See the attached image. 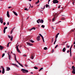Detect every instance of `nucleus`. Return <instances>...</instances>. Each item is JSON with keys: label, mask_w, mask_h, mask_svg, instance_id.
<instances>
[{"label": "nucleus", "mask_w": 75, "mask_h": 75, "mask_svg": "<svg viewBox=\"0 0 75 75\" xmlns=\"http://www.w3.org/2000/svg\"><path fill=\"white\" fill-rule=\"evenodd\" d=\"M37 22L38 23H44V20L42 19L41 20L40 19H39L37 21Z\"/></svg>", "instance_id": "obj_1"}, {"label": "nucleus", "mask_w": 75, "mask_h": 75, "mask_svg": "<svg viewBox=\"0 0 75 75\" xmlns=\"http://www.w3.org/2000/svg\"><path fill=\"white\" fill-rule=\"evenodd\" d=\"M21 71H23L22 72H23V73H25V72L27 73L28 72V70H27L24 69H21Z\"/></svg>", "instance_id": "obj_2"}, {"label": "nucleus", "mask_w": 75, "mask_h": 75, "mask_svg": "<svg viewBox=\"0 0 75 75\" xmlns=\"http://www.w3.org/2000/svg\"><path fill=\"white\" fill-rule=\"evenodd\" d=\"M18 46H19V45H18L17 46V45H16V50H17V52L19 53H20V54H21V52L20 51V50L18 49Z\"/></svg>", "instance_id": "obj_3"}, {"label": "nucleus", "mask_w": 75, "mask_h": 75, "mask_svg": "<svg viewBox=\"0 0 75 75\" xmlns=\"http://www.w3.org/2000/svg\"><path fill=\"white\" fill-rule=\"evenodd\" d=\"M53 3L55 4V3H58V1L57 0H54L53 1Z\"/></svg>", "instance_id": "obj_4"}, {"label": "nucleus", "mask_w": 75, "mask_h": 75, "mask_svg": "<svg viewBox=\"0 0 75 75\" xmlns=\"http://www.w3.org/2000/svg\"><path fill=\"white\" fill-rule=\"evenodd\" d=\"M1 68L3 69L2 73L3 74H4V67H3V66H1Z\"/></svg>", "instance_id": "obj_5"}, {"label": "nucleus", "mask_w": 75, "mask_h": 75, "mask_svg": "<svg viewBox=\"0 0 75 75\" xmlns=\"http://www.w3.org/2000/svg\"><path fill=\"white\" fill-rule=\"evenodd\" d=\"M27 45H29V46H31L32 45H33V44L30 43L28 42L27 43Z\"/></svg>", "instance_id": "obj_6"}, {"label": "nucleus", "mask_w": 75, "mask_h": 75, "mask_svg": "<svg viewBox=\"0 0 75 75\" xmlns=\"http://www.w3.org/2000/svg\"><path fill=\"white\" fill-rule=\"evenodd\" d=\"M3 18H0V22L1 24H3Z\"/></svg>", "instance_id": "obj_7"}, {"label": "nucleus", "mask_w": 75, "mask_h": 75, "mask_svg": "<svg viewBox=\"0 0 75 75\" xmlns=\"http://www.w3.org/2000/svg\"><path fill=\"white\" fill-rule=\"evenodd\" d=\"M14 55H15V60L16 61V62H17L18 63H19V62H18L17 60V59L16 58V54H14Z\"/></svg>", "instance_id": "obj_8"}, {"label": "nucleus", "mask_w": 75, "mask_h": 75, "mask_svg": "<svg viewBox=\"0 0 75 75\" xmlns=\"http://www.w3.org/2000/svg\"><path fill=\"white\" fill-rule=\"evenodd\" d=\"M32 30H35V27H33L30 29L29 30L30 31H31Z\"/></svg>", "instance_id": "obj_9"}, {"label": "nucleus", "mask_w": 75, "mask_h": 75, "mask_svg": "<svg viewBox=\"0 0 75 75\" xmlns=\"http://www.w3.org/2000/svg\"><path fill=\"white\" fill-rule=\"evenodd\" d=\"M7 16L8 17H10V14H9V12H8V11H7Z\"/></svg>", "instance_id": "obj_10"}, {"label": "nucleus", "mask_w": 75, "mask_h": 75, "mask_svg": "<svg viewBox=\"0 0 75 75\" xmlns=\"http://www.w3.org/2000/svg\"><path fill=\"white\" fill-rule=\"evenodd\" d=\"M37 41H39L40 40V36L39 35L37 38Z\"/></svg>", "instance_id": "obj_11"}, {"label": "nucleus", "mask_w": 75, "mask_h": 75, "mask_svg": "<svg viewBox=\"0 0 75 75\" xmlns=\"http://www.w3.org/2000/svg\"><path fill=\"white\" fill-rule=\"evenodd\" d=\"M29 42H32V43H34V41L30 39L29 40Z\"/></svg>", "instance_id": "obj_12"}, {"label": "nucleus", "mask_w": 75, "mask_h": 75, "mask_svg": "<svg viewBox=\"0 0 75 75\" xmlns=\"http://www.w3.org/2000/svg\"><path fill=\"white\" fill-rule=\"evenodd\" d=\"M6 70L7 71H9V70H10V68L8 67H6Z\"/></svg>", "instance_id": "obj_13"}, {"label": "nucleus", "mask_w": 75, "mask_h": 75, "mask_svg": "<svg viewBox=\"0 0 75 75\" xmlns=\"http://www.w3.org/2000/svg\"><path fill=\"white\" fill-rule=\"evenodd\" d=\"M13 13H14V14L15 15V16H18V14H17V13L15 11H13Z\"/></svg>", "instance_id": "obj_14"}, {"label": "nucleus", "mask_w": 75, "mask_h": 75, "mask_svg": "<svg viewBox=\"0 0 75 75\" xmlns=\"http://www.w3.org/2000/svg\"><path fill=\"white\" fill-rule=\"evenodd\" d=\"M8 55L9 59H11V56H10V54H9V53H8Z\"/></svg>", "instance_id": "obj_15"}, {"label": "nucleus", "mask_w": 75, "mask_h": 75, "mask_svg": "<svg viewBox=\"0 0 75 75\" xmlns=\"http://www.w3.org/2000/svg\"><path fill=\"white\" fill-rule=\"evenodd\" d=\"M0 49L1 50H2L3 49V47L0 45Z\"/></svg>", "instance_id": "obj_16"}, {"label": "nucleus", "mask_w": 75, "mask_h": 75, "mask_svg": "<svg viewBox=\"0 0 75 75\" xmlns=\"http://www.w3.org/2000/svg\"><path fill=\"white\" fill-rule=\"evenodd\" d=\"M66 49L65 47H64L62 50L63 52H65V51Z\"/></svg>", "instance_id": "obj_17"}, {"label": "nucleus", "mask_w": 75, "mask_h": 75, "mask_svg": "<svg viewBox=\"0 0 75 75\" xmlns=\"http://www.w3.org/2000/svg\"><path fill=\"white\" fill-rule=\"evenodd\" d=\"M70 56L71 57L72 55V53H71V48H70Z\"/></svg>", "instance_id": "obj_18"}, {"label": "nucleus", "mask_w": 75, "mask_h": 75, "mask_svg": "<svg viewBox=\"0 0 75 75\" xmlns=\"http://www.w3.org/2000/svg\"><path fill=\"white\" fill-rule=\"evenodd\" d=\"M72 69H73V71L75 70V67H74V66H73L72 67Z\"/></svg>", "instance_id": "obj_19"}, {"label": "nucleus", "mask_w": 75, "mask_h": 75, "mask_svg": "<svg viewBox=\"0 0 75 75\" xmlns=\"http://www.w3.org/2000/svg\"><path fill=\"white\" fill-rule=\"evenodd\" d=\"M18 64H19V65H20V66H21V67H23V65H22V64L20 63H18Z\"/></svg>", "instance_id": "obj_20"}, {"label": "nucleus", "mask_w": 75, "mask_h": 75, "mask_svg": "<svg viewBox=\"0 0 75 75\" xmlns=\"http://www.w3.org/2000/svg\"><path fill=\"white\" fill-rule=\"evenodd\" d=\"M39 35H40V37H42V39L44 38L43 37V36L41 34H39Z\"/></svg>", "instance_id": "obj_21"}, {"label": "nucleus", "mask_w": 75, "mask_h": 75, "mask_svg": "<svg viewBox=\"0 0 75 75\" xmlns=\"http://www.w3.org/2000/svg\"><path fill=\"white\" fill-rule=\"evenodd\" d=\"M72 73H73L74 74H75V70H73L72 71Z\"/></svg>", "instance_id": "obj_22"}, {"label": "nucleus", "mask_w": 75, "mask_h": 75, "mask_svg": "<svg viewBox=\"0 0 75 75\" xmlns=\"http://www.w3.org/2000/svg\"><path fill=\"white\" fill-rule=\"evenodd\" d=\"M13 36L12 35L11 37V41H12V40H13Z\"/></svg>", "instance_id": "obj_23"}, {"label": "nucleus", "mask_w": 75, "mask_h": 75, "mask_svg": "<svg viewBox=\"0 0 75 75\" xmlns=\"http://www.w3.org/2000/svg\"><path fill=\"white\" fill-rule=\"evenodd\" d=\"M44 49L45 50H47V47H45L44 48Z\"/></svg>", "instance_id": "obj_24"}, {"label": "nucleus", "mask_w": 75, "mask_h": 75, "mask_svg": "<svg viewBox=\"0 0 75 75\" xmlns=\"http://www.w3.org/2000/svg\"><path fill=\"white\" fill-rule=\"evenodd\" d=\"M39 2H40V1L39 0H38V1L36 2L35 3L36 4H38V3H39Z\"/></svg>", "instance_id": "obj_25"}, {"label": "nucleus", "mask_w": 75, "mask_h": 75, "mask_svg": "<svg viewBox=\"0 0 75 75\" xmlns=\"http://www.w3.org/2000/svg\"><path fill=\"white\" fill-rule=\"evenodd\" d=\"M24 10H27V11H28L29 9H28V8H26L24 9Z\"/></svg>", "instance_id": "obj_26"}, {"label": "nucleus", "mask_w": 75, "mask_h": 75, "mask_svg": "<svg viewBox=\"0 0 75 75\" xmlns=\"http://www.w3.org/2000/svg\"><path fill=\"white\" fill-rule=\"evenodd\" d=\"M4 55H5V54L4 53L2 55V58L4 57Z\"/></svg>", "instance_id": "obj_27"}, {"label": "nucleus", "mask_w": 75, "mask_h": 75, "mask_svg": "<svg viewBox=\"0 0 75 75\" xmlns=\"http://www.w3.org/2000/svg\"><path fill=\"white\" fill-rule=\"evenodd\" d=\"M41 27H42V28H44V27H45V25H42L41 26Z\"/></svg>", "instance_id": "obj_28"}, {"label": "nucleus", "mask_w": 75, "mask_h": 75, "mask_svg": "<svg viewBox=\"0 0 75 75\" xmlns=\"http://www.w3.org/2000/svg\"><path fill=\"white\" fill-rule=\"evenodd\" d=\"M42 69H43V67H42L41 68H40L39 70V71H41V70H42Z\"/></svg>", "instance_id": "obj_29"}, {"label": "nucleus", "mask_w": 75, "mask_h": 75, "mask_svg": "<svg viewBox=\"0 0 75 75\" xmlns=\"http://www.w3.org/2000/svg\"><path fill=\"white\" fill-rule=\"evenodd\" d=\"M34 68H35V69H38V68H37V67H34Z\"/></svg>", "instance_id": "obj_30"}, {"label": "nucleus", "mask_w": 75, "mask_h": 75, "mask_svg": "<svg viewBox=\"0 0 75 75\" xmlns=\"http://www.w3.org/2000/svg\"><path fill=\"white\" fill-rule=\"evenodd\" d=\"M31 58L32 59H34V58L33 57V55H31Z\"/></svg>", "instance_id": "obj_31"}, {"label": "nucleus", "mask_w": 75, "mask_h": 75, "mask_svg": "<svg viewBox=\"0 0 75 75\" xmlns=\"http://www.w3.org/2000/svg\"><path fill=\"white\" fill-rule=\"evenodd\" d=\"M58 35H56L55 38H56V39H57V38H58Z\"/></svg>", "instance_id": "obj_32"}, {"label": "nucleus", "mask_w": 75, "mask_h": 75, "mask_svg": "<svg viewBox=\"0 0 75 75\" xmlns=\"http://www.w3.org/2000/svg\"><path fill=\"white\" fill-rule=\"evenodd\" d=\"M5 32H6V30L4 29V33H5Z\"/></svg>", "instance_id": "obj_33"}, {"label": "nucleus", "mask_w": 75, "mask_h": 75, "mask_svg": "<svg viewBox=\"0 0 75 75\" xmlns=\"http://www.w3.org/2000/svg\"><path fill=\"white\" fill-rule=\"evenodd\" d=\"M54 41V38H52V42Z\"/></svg>", "instance_id": "obj_34"}, {"label": "nucleus", "mask_w": 75, "mask_h": 75, "mask_svg": "<svg viewBox=\"0 0 75 75\" xmlns=\"http://www.w3.org/2000/svg\"><path fill=\"white\" fill-rule=\"evenodd\" d=\"M7 28V27H6L4 28V29L6 30Z\"/></svg>", "instance_id": "obj_35"}, {"label": "nucleus", "mask_w": 75, "mask_h": 75, "mask_svg": "<svg viewBox=\"0 0 75 75\" xmlns=\"http://www.w3.org/2000/svg\"><path fill=\"white\" fill-rule=\"evenodd\" d=\"M48 7V4H46V8H47Z\"/></svg>", "instance_id": "obj_36"}, {"label": "nucleus", "mask_w": 75, "mask_h": 75, "mask_svg": "<svg viewBox=\"0 0 75 75\" xmlns=\"http://www.w3.org/2000/svg\"><path fill=\"white\" fill-rule=\"evenodd\" d=\"M7 47H9V43H8L7 45Z\"/></svg>", "instance_id": "obj_37"}, {"label": "nucleus", "mask_w": 75, "mask_h": 75, "mask_svg": "<svg viewBox=\"0 0 75 75\" xmlns=\"http://www.w3.org/2000/svg\"><path fill=\"white\" fill-rule=\"evenodd\" d=\"M23 56L24 57H27V55L25 54L23 55Z\"/></svg>", "instance_id": "obj_38"}, {"label": "nucleus", "mask_w": 75, "mask_h": 75, "mask_svg": "<svg viewBox=\"0 0 75 75\" xmlns=\"http://www.w3.org/2000/svg\"><path fill=\"white\" fill-rule=\"evenodd\" d=\"M58 45H57L55 47V48H57V47H58Z\"/></svg>", "instance_id": "obj_39"}, {"label": "nucleus", "mask_w": 75, "mask_h": 75, "mask_svg": "<svg viewBox=\"0 0 75 75\" xmlns=\"http://www.w3.org/2000/svg\"><path fill=\"white\" fill-rule=\"evenodd\" d=\"M71 1H73V2H74V3H75V0H71Z\"/></svg>", "instance_id": "obj_40"}, {"label": "nucleus", "mask_w": 75, "mask_h": 75, "mask_svg": "<svg viewBox=\"0 0 75 75\" xmlns=\"http://www.w3.org/2000/svg\"><path fill=\"white\" fill-rule=\"evenodd\" d=\"M13 30H11V34L12 33H13Z\"/></svg>", "instance_id": "obj_41"}, {"label": "nucleus", "mask_w": 75, "mask_h": 75, "mask_svg": "<svg viewBox=\"0 0 75 75\" xmlns=\"http://www.w3.org/2000/svg\"><path fill=\"white\" fill-rule=\"evenodd\" d=\"M67 48H69V46L68 45H67Z\"/></svg>", "instance_id": "obj_42"}, {"label": "nucleus", "mask_w": 75, "mask_h": 75, "mask_svg": "<svg viewBox=\"0 0 75 75\" xmlns=\"http://www.w3.org/2000/svg\"><path fill=\"white\" fill-rule=\"evenodd\" d=\"M8 37L9 38H11V36L8 35Z\"/></svg>", "instance_id": "obj_43"}, {"label": "nucleus", "mask_w": 75, "mask_h": 75, "mask_svg": "<svg viewBox=\"0 0 75 75\" xmlns=\"http://www.w3.org/2000/svg\"><path fill=\"white\" fill-rule=\"evenodd\" d=\"M62 20H65V19L64 18H62Z\"/></svg>", "instance_id": "obj_44"}, {"label": "nucleus", "mask_w": 75, "mask_h": 75, "mask_svg": "<svg viewBox=\"0 0 75 75\" xmlns=\"http://www.w3.org/2000/svg\"><path fill=\"white\" fill-rule=\"evenodd\" d=\"M60 7H61V5H59L58 7V8H60Z\"/></svg>", "instance_id": "obj_45"}, {"label": "nucleus", "mask_w": 75, "mask_h": 75, "mask_svg": "<svg viewBox=\"0 0 75 75\" xmlns=\"http://www.w3.org/2000/svg\"><path fill=\"white\" fill-rule=\"evenodd\" d=\"M54 20H55V18H54L53 19H52V21H54Z\"/></svg>", "instance_id": "obj_46"}, {"label": "nucleus", "mask_w": 75, "mask_h": 75, "mask_svg": "<svg viewBox=\"0 0 75 75\" xmlns=\"http://www.w3.org/2000/svg\"><path fill=\"white\" fill-rule=\"evenodd\" d=\"M67 53H69V50H68V51H67Z\"/></svg>", "instance_id": "obj_47"}, {"label": "nucleus", "mask_w": 75, "mask_h": 75, "mask_svg": "<svg viewBox=\"0 0 75 75\" xmlns=\"http://www.w3.org/2000/svg\"><path fill=\"white\" fill-rule=\"evenodd\" d=\"M3 25H6V23H5V22H4V23H3Z\"/></svg>", "instance_id": "obj_48"}, {"label": "nucleus", "mask_w": 75, "mask_h": 75, "mask_svg": "<svg viewBox=\"0 0 75 75\" xmlns=\"http://www.w3.org/2000/svg\"><path fill=\"white\" fill-rule=\"evenodd\" d=\"M7 25H9V22L7 23Z\"/></svg>", "instance_id": "obj_49"}, {"label": "nucleus", "mask_w": 75, "mask_h": 75, "mask_svg": "<svg viewBox=\"0 0 75 75\" xmlns=\"http://www.w3.org/2000/svg\"><path fill=\"white\" fill-rule=\"evenodd\" d=\"M11 8V6H9L8 7V8Z\"/></svg>", "instance_id": "obj_50"}, {"label": "nucleus", "mask_w": 75, "mask_h": 75, "mask_svg": "<svg viewBox=\"0 0 75 75\" xmlns=\"http://www.w3.org/2000/svg\"><path fill=\"white\" fill-rule=\"evenodd\" d=\"M42 40L44 42V38H43V39H42Z\"/></svg>", "instance_id": "obj_51"}, {"label": "nucleus", "mask_w": 75, "mask_h": 75, "mask_svg": "<svg viewBox=\"0 0 75 75\" xmlns=\"http://www.w3.org/2000/svg\"><path fill=\"white\" fill-rule=\"evenodd\" d=\"M59 33H58L56 35H59Z\"/></svg>", "instance_id": "obj_52"}, {"label": "nucleus", "mask_w": 75, "mask_h": 75, "mask_svg": "<svg viewBox=\"0 0 75 75\" xmlns=\"http://www.w3.org/2000/svg\"><path fill=\"white\" fill-rule=\"evenodd\" d=\"M54 50L52 49V52H54Z\"/></svg>", "instance_id": "obj_53"}, {"label": "nucleus", "mask_w": 75, "mask_h": 75, "mask_svg": "<svg viewBox=\"0 0 75 75\" xmlns=\"http://www.w3.org/2000/svg\"><path fill=\"white\" fill-rule=\"evenodd\" d=\"M15 66H16V67H18V65H15Z\"/></svg>", "instance_id": "obj_54"}, {"label": "nucleus", "mask_w": 75, "mask_h": 75, "mask_svg": "<svg viewBox=\"0 0 75 75\" xmlns=\"http://www.w3.org/2000/svg\"><path fill=\"white\" fill-rule=\"evenodd\" d=\"M12 64V65H16V64Z\"/></svg>", "instance_id": "obj_55"}, {"label": "nucleus", "mask_w": 75, "mask_h": 75, "mask_svg": "<svg viewBox=\"0 0 75 75\" xmlns=\"http://www.w3.org/2000/svg\"><path fill=\"white\" fill-rule=\"evenodd\" d=\"M14 28H13V29H12V30L13 31V30H14Z\"/></svg>", "instance_id": "obj_56"}, {"label": "nucleus", "mask_w": 75, "mask_h": 75, "mask_svg": "<svg viewBox=\"0 0 75 75\" xmlns=\"http://www.w3.org/2000/svg\"><path fill=\"white\" fill-rule=\"evenodd\" d=\"M56 41H57V39H56V40H55L54 42H56Z\"/></svg>", "instance_id": "obj_57"}, {"label": "nucleus", "mask_w": 75, "mask_h": 75, "mask_svg": "<svg viewBox=\"0 0 75 75\" xmlns=\"http://www.w3.org/2000/svg\"><path fill=\"white\" fill-rule=\"evenodd\" d=\"M31 74H33V73L31 72Z\"/></svg>", "instance_id": "obj_58"}, {"label": "nucleus", "mask_w": 75, "mask_h": 75, "mask_svg": "<svg viewBox=\"0 0 75 75\" xmlns=\"http://www.w3.org/2000/svg\"><path fill=\"white\" fill-rule=\"evenodd\" d=\"M55 42H54V45L55 44Z\"/></svg>", "instance_id": "obj_59"}, {"label": "nucleus", "mask_w": 75, "mask_h": 75, "mask_svg": "<svg viewBox=\"0 0 75 75\" xmlns=\"http://www.w3.org/2000/svg\"><path fill=\"white\" fill-rule=\"evenodd\" d=\"M25 67H28V66L27 64H25Z\"/></svg>", "instance_id": "obj_60"}, {"label": "nucleus", "mask_w": 75, "mask_h": 75, "mask_svg": "<svg viewBox=\"0 0 75 75\" xmlns=\"http://www.w3.org/2000/svg\"><path fill=\"white\" fill-rule=\"evenodd\" d=\"M52 28L53 29H54V27H53V26H52Z\"/></svg>", "instance_id": "obj_61"}, {"label": "nucleus", "mask_w": 75, "mask_h": 75, "mask_svg": "<svg viewBox=\"0 0 75 75\" xmlns=\"http://www.w3.org/2000/svg\"><path fill=\"white\" fill-rule=\"evenodd\" d=\"M73 4H74V2H73Z\"/></svg>", "instance_id": "obj_62"}, {"label": "nucleus", "mask_w": 75, "mask_h": 75, "mask_svg": "<svg viewBox=\"0 0 75 75\" xmlns=\"http://www.w3.org/2000/svg\"><path fill=\"white\" fill-rule=\"evenodd\" d=\"M31 8H33V6H31Z\"/></svg>", "instance_id": "obj_63"}, {"label": "nucleus", "mask_w": 75, "mask_h": 75, "mask_svg": "<svg viewBox=\"0 0 75 75\" xmlns=\"http://www.w3.org/2000/svg\"><path fill=\"white\" fill-rule=\"evenodd\" d=\"M50 0H48V2H50Z\"/></svg>", "instance_id": "obj_64"}]
</instances>
